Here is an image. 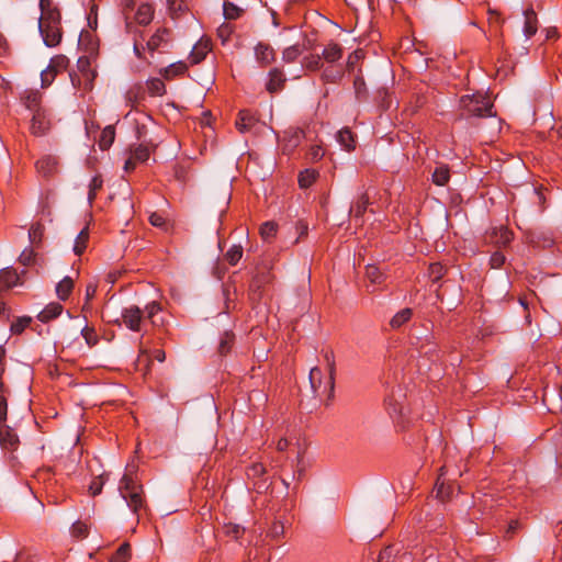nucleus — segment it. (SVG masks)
Wrapping results in <instances>:
<instances>
[{
  "label": "nucleus",
  "instance_id": "nucleus-1",
  "mask_svg": "<svg viewBox=\"0 0 562 562\" xmlns=\"http://www.w3.org/2000/svg\"><path fill=\"white\" fill-rule=\"evenodd\" d=\"M41 15L37 20L38 32L47 47H55L61 42L63 30L60 12L52 0H40Z\"/></svg>",
  "mask_w": 562,
  "mask_h": 562
},
{
  "label": "nucleus",
  "instance_id": "nucleus-2",
  "mask_svg": "<svg viewBox=\"0 0 562 562\" xmlns=\"http://www.w3.org/2000/svg\"><path fill=\"white\" fill-rule=\"evenodd\" d=\"M119 491L128 508L137 516L138 520L143 512L147 510V504L143 486L137 482L130 465L127 467L126 473L120 481Z\"/></svg>",
  "mask_w": 562,
  "mask_h": 562
},
{
  "label": "nucleus",
  "instance_id": "nucleus-3",
  "mask_svg": "<svg viewBox=\"0 0 562 562\" xmlns=\"http://www.w3.org/2000/svg\"><path fill=\"white\" fill-rule=\"evenodd\" d=\"M460 109L465 116L486 117L493 115V104L483 93L465 94L460 99Z\"/></svg>",
  "mask_w": 562,
  "mask_h": 562
},
{
  "label": "nucleus",
  "instance_id": "nucleus-4",
  "mask_svg": "<svg viewBox=\"0 0 562 562\" xmlns=\"http://www.w3.org/2000/svg\"><path fill=\"white\" fill-rule=\"evenodd\" d=\"M308 380L311 390L315 397H318L319 400L326 397L327 401H331L334 398L335 375H330L328 373V375L325 376L321 368L313 367L310 370Z\"/></svg>",
  "mask_w": 562,
  "mask_h": 562
},
{
  "label": "nucleus",
  "instance_id": "nucleus-5",
  "mask_svg": "<svg viewBox=\"0 0 562 562\" xmlns=\"http://www.w3.org/2000/svg\"><path fill=\"white\" fill-rule=\"evenodd\" d=\"M78 74H70V79L74 88L88 92L93 88V81L95 79V71L91 69L90 59L82 56L77 61Z\"/></svg>",
  "mask_w": 562,
  "mask_h": 562
},
{
  "label": "nucleus",
  "instance_id": "nucleus-6",
  "mask_svg": "<svg viewBox=\"0 0 562 562\" xmlns=\"http://www.w3.org/2000/svg\"><path fill=\"white\" fill-rule=\"evenodd\" d=\"M424 336H417L415 333L412 335V345L418 351L419 356L427 357L430 361L439 359L438 345L435 341V335L431 328H426Z\"/></svg>",
  "mask_w": 562,
  "mask_h": 562
},
{
  "label": "nucleus",
  "instance_id": "nucleus-7",
  "mask_svg": "<svg viewBox=\"0 0 562 562\" xmlns=\"http://www.w3.org/2000/svg\"><path fill=\"white\" fill-rule=\"evenodd\" d=\"M405 395L401 387L393 390L392 393L385 397V408L391 418L396 419L404 415L405 407L402 401Z\"/></svg>",
  "mask_w": 562,
  "mask_h": 562
},
{
  "label": "nucleus",
  "instance_id": "nucleus-8",
  "mask_svg": "<svg viewBox=\"0 0 562 562\" xmlns=\"http://www.w3.org/2000/svg\"><path fill=\"white\" fill-rule=\"evenodd\" d=\"M145 42L146 48L151 55L155 52H164L170 42V31L160 27L148 40H145Z\"/></svg>",
  "mask_w": 562,
  "mask_h": 562
},
{
  "label": "nucleus",
  "instance_id": "nucleus-9",
  "mask_svg": "<svg viewBox=\"0 0 562 562\" xmlns=\"http://www.w3.org/2000/svg\"><path fill=\"white\" fill-rule=\"evenodd\" d=\"M122 321L128 329L133 331H140L144 321V313L136 305L125 307L122 311Z\"/></svg>",
  "mask_w": 562,
  "mask_h": 562
},
{
  "label": "nucleus",
  "instance_id": "nucleus-10",
  "mask_svg": "<svg viewBox=\"0 0 562 562\" xmlns=\"http://www.w3.org/2000/svg\"><path fill=\"white\" fill-rule=\"evenodd\" d=\"M128 3L126 4V8H125V11H124V14L125 16L127 15L130 18V21L133 22L134 24V27L136 31L137 30V25H142V26H146L148 25L151 21H153V18H154V8L150 3L148 2H143L138 5L133 19L130 16L128 12H127V8H128Z\"/></svg>",
  "mask_w": 562,
  "mask_h": 562
},
{
  "label": "nucleus",
  "instance_id": "nucleus-11",
  "mask_svg": "<svg viewBox=\"0 0 562 562\" xmlns=\"http://www.w3.org/2000/svg\"><path fill=\"white\" fill-rule=\"evenodd\" d=\"M31 133L35 136L44 135L50 128V115L46 109L36 110L31 121Z\"/></svg>",
  "mask_w": 562,
  "mask_h": 562
},
{
  "label": "nucleus",
  "instance_id": "nucleus-12",
  "mask_svg": "<svg viewBox=\"0 0 562 562\" xmlns=\"http://www.w3.org/2000/svg\"><path fill=\"white\" fill-rule=\"evenodd\" d=\"M255 58L261 67H267L276 60L273 47L267 43L259 42L255 46Z\"/></svg>",
  "mask_w": 562,
  "mask_h": 562
},
{
  "label": "nucleus",
  "instance_id": "nucleus-13",
  "mask_svg": "<svg viewBox=\"0 0 562 562\" xmlns=\"http://www.w3.org/2000/svg\"><path fill=\"white\" fill-rule=\"evenodd\" d=\"M126 30L128 33L133 34V42H134L133 49H134L135 55L138 58H143L145 50H147L144 33L135 30L133 22L130 21V18L127 15H126Z\"/></svg>",
  "mask_w": 562,
  "mask_h": 562
},
{
  "label": "nucleus",
  "instance_id": "nucleus-14",
  "mask_svg": "<svg viewBox=\"0 0 562 562\" xmlns=\"http://www.w3.org/2000/svg\"><path fill=\"white\" fill-rule=\"evenodd\" d=\"M20 443L19 437L15 431L8 427L0 425V445L3 449L14 451Z\"/></svg>",
  "mask_w": 562,
  "mask_h": 562
},
{
  "label": "nucleus",
  "instance_id": "nucleus-15",
  "mask_svg": "<svg viewBox=\"0 0 562 562\" xmlns=\"http://www.w3.org/2000/svg\"><path fill=\"white\" fill-rule=\"evenodd\" d=\"M285 83V76L280 68H272L268 74V81L266 89L270 93H276L283 89Z\"/></svg>",
  "mask_w": 562,
  "mask_h": 562
},
{
  "label": "nucleus",
  "instance_id": "nucleus-16",
  "mask_svg": "<svg viewBox=\"0 0 562 562\" xmlns=\"http://www.w3.org/2000/svg\"><path fill=\"white\" fill-rule=\"evenodd\" d=\"M258 117L249 110H240L236 120V127L240 133L250 132L257 124Z\"/></svg>",
  "mask_w": 562,
  "mask_h": 562
},
{
  "label": "nucleus",
  "instance_id": "nucleus-17",
  "mask_svg": "<svg viewBox=\"0 0 562 562\" xmlns=\"http://www.w3.org/2000/svg\"><path fill=\"white\" fill-rule=\"evenodd\" d=\"M414 312L411 307H404L393 315L390 319V327L394 330L403 328L413 318Z\"/></svg>",
  "mask_w": 562,
  "mask_h": 562
},
{
  "label": "nucleus",
  "instance_id": "nucleus-18",
  "mask_svg": "<svg viewBox=\"0 0 562 562\" xmlns=\"http://www.w3.org/2000/svg\"><path fill=\"white\" fill-rule=\"evenodd\" d=\"M20 283V274L13 268H4L0 272V292Z\"/></svg>",
  "mask_w": 562,
  "mask_h": 562
},
{
  "label": "nucleus",
  "instance_id": "nucleus-19",
  "mask_svg": "<svg viewBox=\"0 0 562 562\" xmlns=\"http://www.w3.org/2000/svg\"><path fill=\"white\" fill-rule=\"evenodd\" d=\"M211 50V43L206 38H201L192 48L190 60L192 64L202 61Z\"/></svg>",
  "mask_w": 562,
  "mask_h": 562
},
{
  "label": "nucleus",
  "instance_id": "nucleus-20",
  "mask_svg": "<svg viewBox=\"0 0 562 562\" xmlns=\"http://www.w3.org/2000/svg\"><path fill=\"white\" fill-rule=\"evenodd\" d=\"M57 160L52 156L42 157L36 161L37 172L43 177H50L57 171Z\"/></svg>",
  "mask_w": 562,
  "mask_h": 562
},
{
  "label": "nucleus",
  "instance_id": "nucleus-21",
  "mask_svg": "<svg viewBox=\"0 0 562 562\" xmlns=\"http://www.w3.org/2000/svg\"><path fill=\"white\" fill-rule=\"evenodd\" d=\"M525 23H524V34L526 38L532 37L537 31V14L533 9L529 8L524 11Z\"/></svg>",
  "mask_w": 562,
  "mask_h": 562
},
{
  "label": "nucleus",
  "instance_id": "nucleus-22",
  "mask_svg": "<svg viewBox=\"0 0 562 562\" xmlns=\"http://www.w3.org/2000/svg\"><path fill=\"white\" fill-rule=\"evenodd\" d=\"M21 99L25 108L32 113L43 109L41 106V93L36 90H26Z\"/></svg>",
  "mask_w": 562,
  "mask_h": 562
},
{
  "label": "nucleus",
  "instance_id": "nucleus-23",
  "mask_svg": "<svg viewBox=\"0 0 562 562\" xmlns=\"http://www.w3.org/2000/svg\"><path fill=\"white\" fill-rule=\"evenodd\" d=\"M336 139L339 145L347 151H351L356 148V137L348 127L341 128L337 133Z\"/></svg>",
  "mask_w": 562,
  "mask_h": 562
},
{
  "label": "nucleus",
  "instance_id": "nucleus-24",
  "mask_svg": "<svg viewBox=\"0 0 562 562\" xmlns=\"http://www.w3.org/2000/svg\"><path fill=\"white\" fill-rule=\"evenodd\" d=\"M369 205V196L367 193H361L357 201L352 203L350 206L349 213L356 220H360L362 215L366 213L367 207Z\"/></svg>",
  "mask_w": 562,
  "mask_h": 562
},
{
  "label": "nucleus",
  "instance_id": "nucleus-25",
  "mask_svg": "<svg viewBox=\"0 0 562 562\" xmlns=\"http://www.w3.org/2000/svg\"><path fill=\"white\" fill-rule=\"evenodd\" d=\"M63 312V306L59 303H50L48 304L41 313L38 314V319L43 323H47L56 317H58Z\"/></svg>",
  "mask_w": 562,
  "mask_h": 562
},
{
  "label": "nucleus",
  "instance_id": "nucleus-26",
  "mask_svg": "<svg viewBox=\"0 0 562 562\" xmlns=\"http://www.w3.org/2000/svg\"><path fill=\"white\" fill-rule=\"evenodd\" d=\"M392 552L393 550L391 547H387L384 550H382L379 555L378 562H412V554L408 552L395 555L392 560H390L392 557Z\"/></svg>",
  "mask_w": 562,
  "mask_h": 562
},
{
  "label": "nucleus",
  "instance_id": "nucleus-27",
  "mask_svg": "<svg viewBox=\"0 0 562 562\" xmlns=\"http://www.w3.org/2000/svg\"><path fill=\"white\" fill-rule=\"evenodd\" d=\"M74 289V281L70 277H65L56 285V294L59 300L66 301Z\"/></svg>",
  "mask_w": 562,
  "mask_h": 562
},
{
  "label": "nucleus",
  "instance_id": "nucleus-28",
  "mask_svg": "<svg viewBox=\"0 0 562 562\" xmlns=\"http://www.w3.org/2000/svg\"><path fill=\"white\" fill-rule=\"evenodd\" d=\"M88 241H89V229H88V227H85L80 231V233L77 235V237L75 239L74 247H72L75 255H77V256L82 255L85 252V250L87 249Z\"/></svg>",
  "mask_w": 562,
  "mask_h": 562
},
{
  "label": "nucleus",
  "instance_id": "nucleus-29",
  "mask_svg": "<svg viewBox=\"0 0 562 562\" xmlns=\"http://www.w3.org/2000/svg\"><path fill=\"white\" fill-rule=\"evenodd\" d=\"M114 138H115V128H114V126H112V125L105 126L102 130L101 135H100V139H99V147H100V149H102V150L109 149L112 146V144L114 142Z\"/></svg>",
  "mask_w": 562,
  "mask_h": 562
},
{
  "label": "nucleus",
  "instance_id": "nucleus-30",
  "mask_svg": "<svg viewBox=\"0 0 562 562\" xmlns=\"http://www.w3.org/2000/svg\"><path fill=\"white\" fill-rule=\"evenodd\" d=\"M342 56V49L338 44H329L323 49L322 58L327 63H335Z\"/></svg>",
  "mask_w": 562,
  "mask_h": 562
},
{
  "label": "nucleus",
  "instance_id": "nucleus-31",
  "mask_svg": "<svg viewBox=\"0 0 562 562\" xmlns=\"http://www.w3.org/2000/svg\"><path fill=\"white\" fill-rule=\"evenodd\" d=\"M317 177L318 172L314 169H305L304 171H301L297 179L300 188H310L316 181Z\"/></svg>",
  "mask_w": 562,
  "mask_h": 562
},
{
  "label": "nucleus",
  "instance_id": "nucleus-32",
  "mask_svg": "<svg viewBox=\"0 0 562 562\" xmlns=\"http://www.w3.org/2000/svg\"><path fill=\"white\" fill-rule=\"evenodd\" d=\"M243 257V247L240 245H232L224 254L223 258L231 266H236Z\"/></svg>",
  "mask_w": 562,
  "mask_h": 562
},
{
  "label": "nucleus",
  "instance_id": "nucleus-33",
  "mask_svg": "<svg viewBox=\"0 0 562 562\" xmlns=\"http://www.w3.org/2000/svg\"><path fill=\"white\" fill-rule=\"evenodd\" d=\"M450 179V170L447 166H438L432 172V182L437 186H446Z\"/></svg>",
  "mask_w": 562,
  "mask_h": 562
},
{
  "label": "nucleus",
  "instance_id": "nucleus-34",
  "mask_svg": "<svg viewBox=\"0 0 562 562\" xmlns=\"http://www.w3.org/2000/svg\"><path fill=\"white\" fill-rule=\"evenodd\" d=\"M303 53V48L300 44L291 45L283 49L282 60L286 64L295 61Z\"/></svg>",
  "mask_w": 562,
  "mask_h": 562
},
{
  "label": "nucleus",
  "instance_id": "nucleus-35",
  "mask_svg": "<svg viewBox=\"0 0 562 562\" xmlns=\"http://www.w3.org/2000/svg\"><path fill=\"white\" fill-rule=\"evenodd\" d=\"M322 55L318 54H312L308 56H305L302 60V67L306 70L316 71L321 69L322 67Z\"/></svg>",
  "mask_w": 562,
  "mask_h": 562
},
{
  "label": "nucleus",
  "instance_id": "nucleus-36",
  "mask_svg": "<svg viewBox=\"0 0 562 562\" xmlns=\"http://www.w3.org/2000/svg\"><path fill=\"white\" fill-rule=\"evenodd\" d=\"M366 276L373 284H381L384 280V272L374 265L367 266Z\"/></svg>",
  "mask_w": 562,
  "mask_h": 562
},
{
  "label": "nucleus",
  "instance_id": "nucleus-37",
  "mask_svg": "<svg viewBox=\"0 0 562 562\" xmlns=\"http://www.w3.org/2000/svg\"><path fill=\"white\" fill-rule=\"evenodd\" d=\"M131 156L137 162H145L150 156V149L148 146L139 144L131 150Z\"/></svg>",
  "mask_w": 562,
  "mask_h": 562
},
{
  "label": "nucleus",
  "instance_id": "nucleus-38",
  "mask_svg": "<svg viewBox=\"0 0 562 562\" xmlns=\"http://www.w3.org/2000/svg\"><path fill=\"white\" fill-rule=\"evenodd\" d=\"M243 12L244 10L233 2L225 1L223 4V13L226 20H236Z\"/></svg>",
  "mask_w": 562,
  "mask_h": 562
},
{
  "label": "nucleus",
  "instance_id": "nucleus-39",
  "mask_svg": "<svg viewBox=\"0 0 562 562\" xmlns=\"http://www.w3.org/2000/svg\"><path fill=\"white\" fill-rule=\"evenodd\" d=\"M187 70V65L184 63H175L169 65L162 71L160 70V75L162 74L165 78L170 79L179 74H183Z\"/></svg>",
  "mask_w": 562,
  "mask_h": 562
},
{
  "label": "nucleus",
  "instance_id": "nucleus-40",
  "mask_svg": "<svg viewBox=\"0 0 562 562\" xmlns=\"http://www.w3.org/2000/svg\"><path fill=\"white\" fill-rule=\"evenodd\" d=\"M147 89L151 95H162L166 92V87L160 78H151L147 81Z\"/></svg>",
  "mask_w": 562,
  "mask_h": 562
},
{
  "label": "nucleus",
  "instance_id": "nucleus-41",
  "mask_svg": "<svg viewBox=\"0 0 562 562\" xmlns=\"http://www.w3.org/2000/svg\"><path fill=\"white\" fill-rule=\"evenodd\" d=\"M44 235V225L40 222L32 224L29 229V239L32 244H40Z\"/></svg>",
  "mask_w": 562,
  "mask_h": 562
},
{
  "label": "nucleus",
  "instance_id": "nucleus-42",
  "mask_svg": "<svg viewBox=\"0 0 562 562\" xmlns=\"http://www.w3.org/2000/svg\"><path fill=\"white\" fill-rule=\"evenodd\" d=\"M131 557V547L128 543L121 544L111 558V562H126Z\"/></svg>",
  "mask_w": 562,
  "mask_h": 562
},
{
  "label": "nucleus",
  "instance_id": "nucleus-43",
  "mask_svg": "<svg viewBox=\"0 0 562 562\" xmlns=\"http://www.w3.org/2000/svg\"><path fill=\"white\" fill-rule=\"evenodd\" d=\"M234 334L231 333V331H225L222 337H221V340H220V345H218V352L221 355H226L229 352L232 346H233V342H234Z\"/></svg>",
  "mask_w": 562,
  "mask_h": 562
},
{
  "label": "nucleus",
  "instance_id": "nucleus-44",
  "mask_svg": "<svg viewBox=\"0 0 562 562\" xmlns=\"http://www.w3.org/2000/svg\"><path fill=\"white\" fill-rule=\"evenodd\" d=\"M353 88L356 98L362 101L367 98V86L364 79L361 76H356L353 80Z\"/></svg>",
  "mask_w": 562,
  "mask_h": 562
},
{
  "label": "nucleus",
  "instance_id": "nucleus-45",
  "mask_svg": "<svg viewBox=\"0 0 562 562\" xmlns=\"http://www.w3.org/2000/svg\"><path fill=\"white\" fill-rule=\"evenodd\" d=\"M103 180L100 176H94L89 183L88 200L91 204L97 196V192L102 188Z\"/></svg>",
  "mask_w": 562,
  "mask_h": 562
},
{
  "label": "nucleus",
  "instance_id": "nucleus-46",
  "mask_svg": "<svg viewBox=\"0 0 562 562\" xmlns=\"http://www.w3.org/2000/svg\"><path fill=\"white\" fill-rule=\"evenodd\" d=\"M278 231V225L273 222H265L260 226V235L265 240L274 237Z\"/></svg>",
  "mask_w": 562,
  "mask_h": 562
},
{
  "label": "nucleus",
  "instance_id": "nucleus-47",
  "mask_svg": "<svg viewBox=\"0 0 562 562\" xmlns=\"http://www.w3.org/2000/svg\"><path fill=\"white\" fill-rule=\"evenodd\" d=\"M341 78V71L333 67H327L322 74V79L325 82L335 83Z\"/></svg>",
  "mask_w": 562,
  "mask_h": 562
},
{
  "label": "nucleus",
  "instance_id": "nucleus-48",
  "mask_svg": "<svg viewBox=\"0 0 562 562\" xmlns=\"http://www.w3.org/2000/svg\"><path fill=\"white\" fill-rule=\"evenodd\" d=\"M81 336L83 337L86 344L90 347H93L98 344L99 341V338H98V335L95 333V330L91 327H88V326H85L82 329H81Z\"/></svg>",
  "mask_w": 562,
  "mask_h": 562
},
{
  "label": "nucleus",
  "instance_id": "nucleus-49",
  "mask_svg": "<svg viewBox=\"0 0 562 562\" xmlns=\"http://www.w3.org/2000/svg\"><path fill=\"white\" fill-rule=\"evenodd\" d=\"M56 70L53 65H48L46 69L41 72L42 87H48L55 79Z\"/></svg>",
  "mask_w": 562,
  "mask_h": 562
},
{
  "label": "nucleus",
  "instance_id": "nucleus-50",
  "mask_svg": "<svg viewBox=\"0 0 562 562\" xmlns=\"http://www.w3.org/2000/svg\"><path fill=\"white\" fill-rule=\"evenodd\" d=\"M446 273V269L441 263H432L429 267V277L432 282H438Z\"/></svg>",
  "mask_w": 562,
  "mask_h": 562
},
{
  "label": "nucleus",
  "instance_id": "nucleus-51",
  "mask_svg": "<svg viewBox=\"0 0 562 562\" xmlns=\"http://www.w3.org/2000/svg\"><path fill=\"white\" fill-rule=\"evenodd\" d=\"M35 256L32 248H25L19 257V262L24 267L31 266L35 261Z\"/></svg>",
  "mask_w": 562,
  "mask_h": 562
},
{
  "label": "nucleus",
  "instance_id": "nucleus-52",
  "mask_svg": "<svg viewBox=\"0 0 562 562\" xmlns=\"http://www.w3.org/2000/svg\"><path fill=\"white\" fill-rule=\"evenodd\" d=\"M71 535L76 538H85L88 536V526L82 521H76L71 526Z\"/></svg>",
  "mask_w": 562,
  "mask_h": 562
},
{
  "label": "nucleus",
  "instance_id": "nucleus-53",
  "mask_svg": "<svg viewBox=\"0 0 562 562\" xmlns=\"http://www.w3.org/2000/svg\"><path fill=\"white\" fill-rule=\"evenodd\" d=\"M323 357L327 367V371L330 375H335L336 373V364H335V356L331 350H324Z\"/></svg>",
  "mask_w": 562,
  "mask_h": 562
},
{
  "label": "nucleus",
  "instance_id": "nucleus-54",
  "mask_svg": "<svg viewBox=\"0 0 562 562\" xmlns=\"http://www.w3.org/2000/svg\"><path fill=\"white\" fill-rule=\"evenodd\" d=\"M7 389L3 385L0 387V425L7 420V397H5Z\"/></svg>",
  "mask_w": 562,
  "mask_h": 562
},
{
  "label": "nucleus",
  "instance_id": "nucleus-55",
  "mask_svg": "<svg viewBox=\"0 0 562 562\" xmlns=\"http://www.w3.org/2000/svg\"><path fill=\"white\" fill-rule=\"evenodd\" d=\"M104 485L103 475L93 479L89 485V492L92 496H97L102 492Z\"/></svg>",
  "mask_w": 562,
  "mask_h": 562
},
{
  "label": "nucleus",
  "instance_id": "nucleus-56",
  "mask_svg": "<svg viewBox=\"0 0 562 562\" xmlns=\"http://www.w3.org/2000/svg\"><path fill=\"white\" fill-rule=\"evenodd\" d=\"M505 260L506 258L503 252L495 251L490 258V263L492 268L497 269L505 263Z\"/></svg>",
  "mask_w": 562,
  "mask_h": 562
},
{
  "label": "nucleus",
  "instance_id": "nucleus-57",
  "mask_svg": "<svg viewBox=\"0 0 562 562\" xmlns=\"http://www.w3.org/2000/svg\"><path fill=\"white\" fill-rule=\"evenodd\" d=\"M160 311V305L159 303L153 301L150 303H148L146 306H145V311L143 312L144 314H146V317L148 319H153L154 316Z\"/></svg>",
  "mask_w": 562,
  "mask_h": 562
},
{
  "label": "nucleus",
  "instance_id": "nucleus-58",
  "mask_svg": "<svg viewBox=\"0 0 562 562\" xmlns=\"http://www.w3.org/2000/svg\"><path fill=\"white\" fill-rule=\"evenodd\" d=\"M149 223L155 227L162 228L166 225V220L158 213H151L149 216Z\"/></svg>",
  "mask_w": 562,
  "mask_h": 562
},
{
  "label": "nucleus",
  "instance_id": "nucleus-59",
  "mask_svg": "<svg viewBox=\"0 0 562 562\" xmlns=\"http://www.w3.org/2000/svg\"><path fill=\"white\" fill-rule=\"evenodd\" d=\"M245 529L239 525H228L226 526V533L234 537L235 539H238L243 533Z\"/></svg>",
  "mask_w": 562,
  "mask_h": 562
},
{
  "label": "nucleus",
  "instance_id": "nucleus-60",
  "mask_svg": "<svg viewBox=\"0 0 562 562\" xmlns=\"http://www.w3.org/2000/svg\"><path fill=\"white\" fill-rule=\"evenodd\" d=\"M67 64H68V59L65 56H57L55 58H52L49 65H53L54 70H56V72H57L59 69L66 68Z\"/></svg>",
  "mask_w": 562,
  "mask_h": 562
},
{
  "label": "nucleus",
  "instance_id": "nucleus-61",
  "mask_svg": "<svg viewBox=\"0 0 562 562\" xmlns=\"http://www.w3.org/2000/svg\"><path fill=\"white\" fill-rule=\"evenodd\" d=\"M30 318L20 319L11 325V330L19 334L30 324Z\"/></svg>",
  "mask_w": 562,
  "mask_h": 562
},
{
  "label": "nucleus",
  "instance_id": "nucleus-62",
  "mask_svg": "<svg viewBox=\"0 0 562 562\" xmlns=\"http://www.w3.org/2000/svg\"><path fill=\"white\" fill-rule=\"evenodd\" d=\"M440 471H441V472H440V474H439V476H438V479H437V483H436V485H437V496H438V497H443V485H445L443 476H445V467H442V468L440 469Z\"/></svg>",
  "mask_w": 562,
  "mask_h": 562
},
{
  "label": "nucleus",
  "instance_id": "nucleus-63",
  "mask_svg": "<svg viewBox=\"0 0 562 562\" xmlns=\"http://www.w3.org/2000/svg\"><path fill=\"white\" fill-rule=\"evenodd\" d=\"M218 36L223 38V42L227 40V37L232 33V26L229 24H222L217 30Z\"/></svg>",
  "mask_w": 562,
  "mask_h": 562
},
{
  "label": "nucleus",
  "instance_id": "nucleus-64",
  "mask_svg": "<svg viewBox=\"0 0 562 562\" xmlns=\"http://www.w3.org/2000/svg\"><path fill=\"white\" fill-rule=\"evenodd\" d=\"M499 233L501 237L498 241L502 243L503 245H507L512 240L513 234L507 228L503 227L501 228Z\"/></svg>",
  "mask_w": 562,
  "mask_h": 562
}]
</instances>
